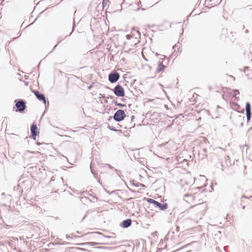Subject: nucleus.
Returning a JSON list of instances; mask_svg holds the SVG:
<instances>
[{
    "instance_id": "1",
    "label": "nucleus",
    "mask_w": 252,
    "mask_h": 252,
    "mask_svg": "<svg viewBox=\"0 0 252 252\" xmlns=\"http://www.w3.org/2000/svg\"><path fill=\"white\" fill-rule=\"evenodd\" d=\"M203 193L200 191L199 189H195L192 190L190 193L186 194L184 196V200L189 204H192L196 206L203 203Z\"/></svg>"
},
{
    "instance_id": "2",
    "label": "nucleus",
    "mask_w": 252,
    "mask_h": 252,
    "mask_svg": "<svg viewBox=\"0 0 252 252\" xmlns=\"http://www.w3.org/2000/svg\"><path fill=\"white\" fill-rule=\"evenodd\" d=\"M156 60L158 61V65L156 67V71L157 73H162L164 72L165 69L166 68V66L163 64V59H158V55L156 54Z\"/></svg>"
},
{
    "instance_id": "3",
    "label": "nucleus",
    "mask_w": 252,
    "mask_h": 252,
    "mask_svg": "<svg viewBox=\"0 0 252 252\" xmlns=\"http://www.w3.org/2000/svg\"><path fill=\"white\" fill-rule=\"evenodd\" d=\"M126 115L125 112L122 110H118L114 116V119L117 122H120L124 119Z\"/></svg>"
},
{
    "instance_id": "4",
    "label": "nucleus",
    "mask_w": 252,
    "mask_h": 252,
    "mask_svg": "<svg viewBox=\"0 0 252 252\" xmlns=\"http://www.w3.org/2000/svg\"><path fill=\"white\" fill-rule=\"evenodd\" d=\"M142 55L144 59L148 61L151 58L152 56L154 55V53L149 49L144 48L142 52Z\"/></svg>"
},
{
    "instance_id": "5",
    "label": "nucleus",
    "mask_w": 252,
    "mask_h": 252,
    "mask_svg": "<svg viewBox=\"0 0 252 252\" xmlns=\"http://www.w3.org/2000/svg\"><path fill=\"white\" fill-rule=\"evenodd\" d=\"M114 94L118 96L122 97L125 95L124 88L120 85L116 86L114 89Z\"/></svg>"
},
{
    "instance_id": "6",
    "label": "nucleus",
    "mask_w": 252,
    "mask_h": 252,
    "mask_svg": "<svg viewBox=\"0 0 252 252\" xmlns=\"http://www.w3.org/2000/svg\"><path fill=\"white\" fill-rule=\"evenodd\" d=\"M126 37L128 40H130V43L131 44L133 43L135 45H136L139 42V39L137 37H134L133 33L130 35L128 34L126 36Z\"/></svg>"
},
{
    "instance_id": "7",
    "label": "nucleus",
    "mask_w": 252,
    "mask_h": 252,
    "mask_svg": "<svg viewBox=\"0 0 252 252\" xmlns=\"http://www.w3.org/2000/svg\"><path fill=\"white\" fill-rule=\"evenodd\" d=\"M120 78V75L118 73H111L109 75V80L111 83L117 82Z\"/></svg>"
},
{
    "instance_id": "8",
    "label": "nucleus",
    "mask_w": 252,
    "mask_h": 252,
    "mask_svg": "<svg viewBox=\"0 0 252 252\" xmlns=\"http://www.w3.org/2000/svg\"><path fill=\"white\" fill-rule=\"evenodd\" d=\"M16 107L20 112L23 111L26 108L25 102L23 100H19L16 101Z\"/></svg>"
},
{
    "instance_id": "9",
    "label": "nucleus",
    "mask_w": 252,
    "mask_h": 252,
    "mask_svg": "<svg viewBox=\"0 0 252 252\" xmlns=\"http://www.w3.org/2000/svg\"><path fill=\"white\" fill-rule=\"evenodd\" d=\"M76 233L78 234V235H77V237H83V236H84L85 235H88V234H94L95 236V237H97V236L103 237V234L99 232H88L85 234H81V233H80L77 231L76 232Z\"/></svg>"
},
{
    "instance_id": "10",
    "label": "nucleus",
    "mask_w": 252,
    "mask_h": 252,
    "mask_svg": "<svg viewBox=\"0 0 252 252\" xmlns=\"http://www.w3.org/2000/svg\"><path fill=\"white\" fill-rule=\"evenodd\" d=\"M32 92L34 93L39 100L43 102L44 103H46V99L43 94H39V93L37 91H32Z\"/></svg>"
},
{
    "instance_id": "11",
    "label": "nucleus",
    "mask_w": 252,
    "mask_h": 252,
    "mask_svg": "<svg viewBox=\"0 0 252 252\" xmlns=\"http://www.w3.org/2000/svg\"><path fill=\"white\" fill-rule=\"evenodd\" d=\"M31 130L32 134V136L33 137V139H35V136L38 134L37 126L35 125H32L31 126Z\"/></svg>"
},
{
    "instance_id": "12",
    "label": "nucleus",
    "mask_w": 252,
    "mask_h": 252,
    "mask_svg": "<svg viewBox=\"0 0 252 252\" xmlns=\"http://www.w3.org/2000/svg\"><path fill=\"white\" fill-rule=\"evenodd\" d=\"M251 105L249 102H247L246 105V111L248 121H249L251 118Z\"/></svg>"
},
{
    "instance_id": "13",
    "label": "nucleus",
    "mask_w": 252,
    "mask_h": 252,
    "mask_svg": "<svg viewBox=\"0 0 252 252\" xmlns=\"http://www.w3.org/2000/svg\"><path fill=\"white\" fill-rule=\"evenodd\" d=\"M103 244V243L101 242L100 240H97V242H87L84 243H80L78 244V245H90L91 246H94L98 245Z\"/></svg>"
},
{
    "instance_id": "14",
    "label": "nucleus",
    "mask_w": 252,
    "mask_h": 252,
    "mask_svg": "<svg viewBox=\"0 0 252 252\" xmlns=\"http://www.w3.org/2000/svg\"><path fill=\"white\" fill-rule=\"evenodd\" d=\"M131 224V220L130 219H127L123 221L122 223V226L124 228H127Z\"/></svg>"
},
{
    "instance_id": "15",
    "label": "nucleus",
    "mask_w": 252,
    "mask_h": 252,
    "mask_svg": "<svg viewBox=\"0 0 252 252\" xmlns=\"http://www.w3.org/2000/svg\"><path fill=\"white\" fill-rule=\"evenodd\" d=\"M156 206L159 208L161 210H164L166 209V205H162L160 203L158 202L157 201H155L154 204Z\"/></svg>"
},
{
    "instance_id": "16",
    "label": "nucleus",
    "mask_w": 252,
    "mask_h": 252,
    "mask_svg": "<svg viewBox=\"0 0 252 252\" xmlns=\"http://www.w3.org/2000/svg\"><path fill=\"white\" fill-rule=\"evenodd\" d=\"M199 208L200 212L199 213L201 215H204L207 211L206 205H202Z\"/></svg>"
},
{
    "instance_id": "17",
    "label": "nucleus",
    "mask_w": 252,
    "mask_h": 252,
    "mask_svg": "<svg viewBox=\"0 0 252 252\" xmlns=\"http://www.w3.org/2000/svg\"><path fill=\"white\" fill-rule=\"evenodd\" d=\"M155 201H156V200H154V199H151V198H148V199H147V201H148L149 203H152V204H154V203H155Z\"/></svg>"
},
{
    "instance_id": "18",
    "label": "nucleus",
    "mask_w": 252,
    "mask_h": 252,
    "mask_svg": "<svg viewBox=\"0 0 252 252\" xmlns=\"http://www.w3.org/2000/svg\"><path fill=\"white\" fill-rule=\"evenodd\" d=\"M250 51L251 54H252V44H251L250 47Z\"/></svg>"
},
{
    "instance_id": "19",
    "label": "nucleus",
    "mask_w": 252,
    "mask_h": 252,
    "mask_svg": "<svg viewBox=\"0 0 252 252\" xmlns=\"http://www.w3.org/2000/svg\"><path fill=\"white\" fill-rule=\"evenodd\" d=\"M176 230L177 231V232H179L180 231V227L179 226H177L176 228Z\"/></svg>"
},
{
    "instance_id": "20",
    "label": "nucleus",
    "mask_w": 252,
    "mask_h": 252,
    "mask_svg": "<svg viewBox=\"0 0 252 252\" xmlns=\"http://www.w3.org/2000/svg\"><path fill=\"white\" fill-rule=\"evenodd\" d=\"M117 105H118V106H121V107H122V106H125L124 104H122V103H118V104H117Z\"/></svg>"
},
{
    "instance_id": "21",
    "label": "nucleus",
    "mask_w": 252,
    "mask_h": 252,
    "mask_svg": "<svg viewBox=\"0 0 252 252\" xmlns=\"http://www.w3.org/2000/svg\"><path fill=\"white\" fill-rule=\"evenodd\" d=\"M77 249H78V250H84V249H83L79 248H77Z\"/></svg>"
},
{
    "instance_id": "22",
    "label": "nucleus",
    "mask_w": 252,
    "mask_h": 252,
    "mask_svg": "<svg viewBox=\"0 0 252 252\" xmlns=\"http://www.w3.org/2000/svg\"><path fill=\"white\" fill-rule=\"evenodd\" d=\"M188 245H189V244H186V245H185V246L183 247V248H185V247H187V246H188Z\"/></svg>"
}]
</instances>
